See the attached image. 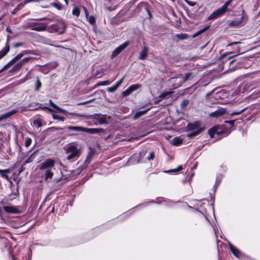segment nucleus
<instances>
[{"instance_id":"obj_1","label":"nucleus","mask_w":260,"mask_h":260,"mask_svg":"<svg viewBox=\"0 0 260 260\" xmlns=\"http://www.w3.org/2000/svg\"><path fill=\"white\" fill-rule=\"evenodd\" d=\"M65 128L74 132H84L91 134H100L105 132V130L102 128H86L77 126H67Z\"/></svg>"},{"instance_id":"obj_2","label":"nucleus","mask_w":260,"mask_h":260,"mask_svg":"<svg viewBox=\"0 0 260 260\" xmlns=\"http://www.w3.org/2000/svg\"><path fill=\"white\" fill-rule=\"evenodd\" d=\"M26 28H31L32 30L37 31H45L47 27V24L45 23L32 22L26 24Z\"/></svg>"},{"instance_id":"obj_3","label":"nucleus","mask_w":260,"mask_h":260,"mask_svg":"<svg viewBox=\"0 0 260 260\" xmlns=\"http://www.w3.org/2000/svg\"><path fill=\"white\" fill-rule=\"evenodd\" d=\"M67 153H70L67 156L68 160H71L75 157H79L80 155V151L75 146H69L66 151Z\"/></svg>"},{"instance_id":"obj_4","label":"nucleus","mask_w":260,"mask_h":260,"mask_svg":"<svg viewBox=\"0 0 260 260\" xmlns=\"http://www.w3.org/2000/svg\"><path fill=\"white\" fill-rule=\"evenodd\" d=\"M55 160L52 159H48L45 162L41 163L39 167L40 170H52L54 168Z\"/></svg>"},{"instance_id":"obj_5","label":"nucleus","mask_w":260,"mask_h":260,"mask_svg":"<svg viewBox=\"0 0 260 260\" xmlns=\"http://www.w3.org/2000/svg\"><path fill=\"white\" fill-rule=\"evenodd\" d=\"M244 11H243L242 16L240 17V19H235V20H232L230 22V25L237 27L243 25L247 19V16L244 14Z\"/></svg>"},{"instance_id":"obj_6","label":"nucleus","mask_w":260,"mask_h":260,"mask_svg":"<svg viewBox=\"0 0 260 260\" xmlns=\"http://www.w3.org/2000/svg\"><path fill=\"white\" fill-rule=\"evenodd\" d=\"M227 11L222 7L217 9L213 12L208 17V20L215 19L221 16H222Z\"/></svg>"},{"instance_id":"obj_7","label":"nucleus","mask_w":260,"mask_h":260,"mask_svg":"<svg viewBox=\"0 0 260 260\" xmlns=\"http://www.w3.org/2000/svg\"><path fill=\"white\" fill-rule=\"evenodd\" d=\"M230 54L231 53H229L228 54H224L221 55V57L222 58V62L227 63L231 68L230 69H233L235 67V66H232V64L235 62V59H232V56H228V55Z\"/></svg>"},{"instance_id":"obj_8","label":"nucleus","mask_w":260,"mask_h":260,"mask_svg":"<svg viewBox=\"0 0 260 260\" xmlns=\"http://www.w3.org/2000/svg\"><path fill=\"white\" fill-rule=\"evenodd\" d=\"M129 42L128 41L125 42L124 43L121 44L118 47H117L112 52L111 58H114L117 55H118L122 51L126 48L129 45Z\"/></svg>"},{"instance_id":"obj_9","label":"nucleus","mask_w":260,"mask_h":260,"mask_svg":"<svg viewBox=\"0 0 260 260\" xmlns=\"http://www.w3.org/2000/svg\"><path fill=\"white\" fill-rule=\"evenodd\" d=\"M146 154V150H142L139 154H134L131 157L130 160L133 162L138 163L140 161V159L142 158Z\"/></svg>"},{"instance_id":"obj_10","label":"nucleus","mask_w":260,"mask_h":260,"mask_svg":"<svg viewBox=\"0 0 260 260\" xmlns=\"http://www.w3.org/2000/svg\"><path fill=\"white\" fill-rule=\"evenodd\" d=\"M34 58L32 57H28L23 58L20 62H17L13 67V70H16L17 71L20 70L23 66L27 63L31 59Z\"/></svg>"},{"instance_id":"obj_11","label":"nucleus","mask_w":260,"mask_h":260,"mask_svg":"<svg viewBox=\"0 0 260 260\" xmlns=\"http://www.w3.org/2000/svg\"><path fill=\"white\" fill-rule=\"evenodd\" d=\"M43 176L44 177V181L45 182H49L53 177L54 173L52 170H43Z\"/></svg>"},{"instance_id":"obj_12","label":"nucleus","mask_w":260,"mask_h":260,"mask_svg":"<svg viewBox=\"0 0 260 260\" xmlns=\"http://www.w3.org/2000/svg\"><path fill=\"white\" fill-rule=\"evenodd\" d=\"M188 131H197L201 127V123L199 121H196L193 123H189L187 125Z\"/></svg>"},{"instance_id":"obj_13","label":"nucleus","mask_w":260,"mask_h":260,"mask_svg":"<svg viewBox=\"0 0 260 260\" xmlns=\"http://www.w3.org/2000/svg\"><path fill=\"white\" fill-rule=\"evenodd\" d=\"M3 209L5 211L10 213L17 214L21 212L16 207L5 206L3 207Z\"/></svg>"},{"instance_id":"obj_14","label":"nucleus","mask_w":260,"mask_h":260,"mask_svg":"<svg viewBox=\"0 0 260 260\" xmlns=\"http://www.w3.org/2000/svg\"><path fill=\"white\" fill-rule=\"evenodd\" d=\"M26 110V107L21 106V107H18L16 109H14L11 111H10L8 112L7 113H8L9 116L10 117L11 116H12L17 113H22L23 111H25Z\"/></svg>"},{"instance_id":"obj_15","label":"nucleus","mask_w":260,"mask_h":260,"mask_svg":"<svg viewBox=\"0 0 260 260\" xmlns=\"http://www.w3.org/2000/svg\"><path fill=\"white\" fill-rule=\"evenodd\" d=\"M124 78V77H123L120 80L117 81L115 85L111 87H108L107 88V91L110 92H114L118 88V87L122 84Z\"/></svg>"},{"instance_id":"obj_16","label":"nucleus","mask_w":260,"mask_h":260,"mask_svg":"<svg viewBox=\"0 0 260 260\" xmlns=\"http://www.w3.org/2000/svg\"><path fill=\"white\" fill-rule=\"evenodd\" d=\"M225 113H226V110L224 108H220L213 112L211 113L210 115L211 117H217L223 115Z\"/></svg>"},{"instance_id":"obj_17","label":"nucleus","mask_w":260,"mask_h":260,"mask_svg":"<svg viewBox=\"0 0 260 260\" xmlns=\"http://www.w3.org/2000/svg\"><path fill=\"white\" fill-rule=\"evenodd\" d=\"M148 48L147 46H145L140 53L139 58L141 60H144L146 58L148 55Z\"/></svg>"},{"instance_id":"obj_18","label":"nucleus","mask_w":260,"mask_h":260,"mask_svg":"<svg viewBox=\"0 0 260 260\" xmlns=\"http://www.w3.org/2000/svg\"><path fill=\"white\" fill-rule=\"evenodd\" d=\"M93 154L94 152L92 150H90L88 152L84 164V168H86L88 166V165L90 163Z\"/></svg>"},{"instance_id":"obj_19","label":"nucleus","mask_w":260,"mask_h":260,"mask_svg":"<svg viewBox=\"0 0 260 260\" xmlns=\"http://www.w3.org/2000/svg\"><path fill=\"white\" fill-rule=\"evenodd\" d=\"M230 248L232 252L233 253V254L237 257L240 258L241 256V252L240 251L237 249L236 247H235L232 244L230 245Z\"/></svg>"},{"instance_id":"obj_20","label":"nucleus","mask_w":260,"mask_h":260,"mask_svg":"<svg viewBox=\"0 0 260 260\" xmlns=\"http://www.w3.org/2000/svg\"><path fill=\"white\" fill-rule=\"evenodd\" d=\"M49 104L52 107H53V108H54L55 109L56 112H61V113H63L66 112V111L65 110L58 107L57 105L55 104L51 100L49 101Z\"/></svg>"},{"instance_id":"obj_21","label":"nucleus","mask_w":260,"mask_h":260,"mask_svg":"<svg viewBox=\"0 0 260 260\" xmlns=\"http://www.w3.org/2000/svg\"><path fill=\"white\" fill-rule=\"evenodd\" d=\"M205 128H199L197 131L191 132L188 134H187V136L189 138H191L194 137H196L201 134L202 132L204 131Z\"/></svg>"},{"instance_id":"obj_22","label":"nucleus","mask_w":260,"mask_h":260,"mask_svg":"<svg viewBox=\"0 0 260 260\" xmlns=\"http://www.w3.org/2000/svg\"><path fill=\"white\" fill-rule=\"evenodd\" d=\"M149 110V109H147L145 110L140 111L136 112L133 117V119L134 120L137 119L138 118H139L141 116L145 114Z\"/></svg>"},{"instance_id":"obj_23","label":"nucleus","mask_w":260,"mask_h":260,"mask_svg":"<svg viewBox=\"0 0 260 260\" xmlns=\"http://www.w3.org/2000/svg\"><path fill=\"white\" fill-rule=\"evenodd\" d=\"M182 141L180 137H175L172 139L171 143L173 145L178 146L182 144Z\"/></svg>"},{"instance_id":"obj_24","label":"nucleus","mask_w":260,"mask_h":260,"mask_svg":"<svg viewBox=\"0 0 260 260\" xmlns=\"http://www.w3.org/2000/svg\"><path fill=\"white\" fill-rule=\"evenodd\" d=\"M217 130L218 128L216 126H214L209 130L208 134L211 138H213L216 134L219 133V132H218Z\"/></svg>"},{"instance_id":"obj_25","label":"nucleus","mask_w":260,"mask_h":260,"mask_svg":"<svg viewBox=\"0 0 260 260\" xmlns=\"http://www.w3.org/2000/svg\"><path fill=\"white\" fill-rule=\"evenodd\" d=\"M10 50V46L7 45L5 48L0 51V59L5 56Z\"/></svg>"},{"instance_id":"obj_26","label":"nucleus","mask_w":260,"mask_h":260,"mask_svg":"<svg viewBox=\"0 0 260 260\" xmlns=\"http://www.w3.org/2000/svg\"><path fill=\"white\" fill-rule=\"evenodd\" d=\"M36 153H37V151H35L34 152V153H32L26 159V160L25 161V162H24V165H25L26 164H28V163H30L31 162H32L35 157H36Z\"/></svg>"},{"instance_id":"obj_27","label":"nucleus","mask_w":260,"mask_h":260,"mask_svg":"<svg viewBox=\"0 0 260 260\" xmlns=\"http://www.w3.org/2000/svg\"><path fill=\"white\" fill-rule=\"evenodd\" d=\"M115 79V78H114L112 80H108L103 81L99 82L98 83V85L100 86L108 85H109L111 83H112Z\"/></svg>"},{"instance_id":"obj_28","label":"nucleus","mask_w":260,"mask_h":260,"mask_svg":"<svg viewBox=\"0 0 260 260\" xmlns=\"http://www.w3.org/2000/svg\"><path fill=\"white\" fill-rule=\"evenodd\" d=\"M24 6H25V5L24 4V3L23 2L19 4L16 6V7L14 9L13 13L14 14L18 11L21 10V9H22L24 7Z\"/></svg>"},{"instance_id":"obj_29","label":"nucleus","mask_w":260,"mask_h":260,"mask_svg":"<svg viewBox=\"0 0 260 260\" xmlns=\"http://www.w3.org/2000/svg\"><path fill=\"white\" fill-rule=\"evenodd\" d=\"M209 27V26H206L204 28H203V29L200 30L199 31H197L195 34L193 35V37H197L198 36H199V35L202 34L203 32H204V31H205L206 30H207L208 29V28Z\"/></svg>"},{"instance_id":"obj_30","label":"nucleus","mask_w":260,"mask_h":260,"mask_svg":"<svg viewBox=\"0 0 260 260\" xmlns=\"http://www.w3.org/2000/svg\"><path fill=\"white\" fill-rule=\"evenodd\" d=\"M233 0H228L222 6L227 12L230 11V9L228 8V6L231 4Z\"/></svg>"},{"instance_id":"obj_31","label":"nucleus","mask_w":260,"mask_h":260,"mask_svg":"<svg viewBox=\"0 0 260 260\" xmlns=\"http://www.w3.org/2000/svg\"><path fill=\"white\" fill-rule=\"evenodd\" d=\"M52 116L53 119H58L62 121H63L65 119L63 116H59L55 114H52Z\"/></svg>"},{"instance_id":"obj_32","label":"nucleus","mask_w":260,"mask_h":260,"mask_svg":"<svg viewBox=\"0 0 260 260\" xmlns=\"http://www.w3.org/2000/svg\"><path fill=\"white\" fill-rule=\"evenodd\" d=\"M72 14L73 15H75L77 17H78L80 15V10L77 7H75L74 8V9H73L72 10Z\"/></svg>"},{"instance_id":"obj_33","label":"nucleus","mask_w":260,"mask_h":260,"mask_svg":"<svg viewBox=\"0 0 260 260\" xmlns=\"http://www.w3.org/2000/svg\"><path fill=\"white\" fill-rule=\"evenodd\" d=\"M141 86V85L140 84H133L131 86H129V88H131V91L132 92H133L134 91L138 89L139 88H140V87Z\"/></svg>"},{"instance_id":"obj_34","label":"nucleus","mask_w":260,"mask_h":260,"mask_svg":"<svg viewBox=\"0 0 260 260\" xmlns=\"http://www.w3.org/2000/svg\"><path fill=\"white\" fill-rule=\"evenodd\" d=\"M62 129H63V128H61L60 127L53 126V127L48 128L46 129V131L51 132H53L54 131L61 130Z\"/></svg>"},{"instance_id":"obj_35","label":"nucleus","mask_w":260,"mask_h":260,"mask_svg":"<svg viewBox=\"0 0 260 260\" xmlns=\"http://www.w3.org/2000/svg\"><path fill=\"white\" fill-rule=\"evenodd\" d=\"M98 121L101 124L107 123L106 119L104 117L98 118Z\"/></svg>"},{"instance_id":"obj_36","label":"nucleus","mask_w":260,"mask_h":260,"mask_svg":"<svg viewBox=\"0 0 260 260\" xmlns=\"http://www.w3.org/2000/svg\"><path fill=\"white\" fill-rule=\"evenodd\" d=\"M51 5L59 10L62 9V5L60 4L53 2L51 3Z\"/></svg>"},{"instance_id":"obj_37","label":"nucleus","mask_w":260,"mask_h":260,"mask_svg":"<svg viewBox=\"0 0 260 260\" xmlns=\"http://www.w3.org/2000/svg\"><path fill=\"white\" fill-rule=\"evenodd\" d=\"M13 65V63L10 61L9 62H8L4 67L0 70V73L3 72L5 70L9 68L10 66Z\"/></svg>"},{"instance_id":"obj_38","label":"nucleus","mask_w":260,"mask_h":260,"mask_svg":"<svg viewBox=\"0 0 260 260\" xmlns=\"http://www.w3.org/2000/svg\"><path fill=\"white\" fill-rule=\"evenodd\" d=\"M182 169V167L181 166H180L177 168V169L170 170L166 171V172H167V173L178 172L180 171Z\"/></svg>"},{"instance_id":"obj_39","label":"nucleus","mask_w":260,"mask_h":260,"mask_svg":"<svg viewBox=\"0 0 260 260\" xmlns=\"http://www.w3.org/2000/svg\"><path fill=\"white\" fill-rule=\"evenodd\" d=\"M132 92V91H131V89L129 87L127 89H126L125 91H124L122 92V95L124 96H127L129 94H130Z\"/></svg>"},{"instance_id":"obj_40","label":"nucleus","mask_w":260,"mask_h":260,"mask_svg":"<svg viewBox=\"0 0 260 260\" xmlns=\"http://www.w3.org/2000/svg\"><path fill=\"white\" fill-rule=\"evenodd\" d=\"M176 37L180 39L184 40L187 38V35L185 34H177Z\"/></svg>"},{"instance_id":"obj_41","label":"nucleus","mask_w":260,"mask_h":260,"mask_svg":"<svg viewBox=\"0 0 260 260\" xmlns=\"http://www.w3.org/2000/svg\"><path fill=\"white\" fill-rule=\"evenodd\" d=\"M9 172L10 170L9 169L0 170V174L3 178L4 177V176H5L6 173H8Z\"/></svg>"},{"instance_id":"obj_42","label":"nucleus","mask_w":260,"mask_h":260,"mask_svg":"<svg viewBox=\"0 0 260 260\" xmlns=\"http://www.w3.org/2000/svg\"><path fill=\"white\" fill-rule=\"evenodd\" d=\"M31 143V139L30 138H26L25 140V145L26 147H28Z\"/></svg>"},{"instance_id":"obj_43","label":"nucleus","mask_w":260,"mask_h":260,"mask_svg":"<svg viewBox=\"0 0 260 260\" xmlns=\"http://www.w3.org/2000/svg\"><path fill=\"white\" fill-rule=\"evenodd\" d=\"M192 73L189 72L185 74V77L184 78V82H185L189 80L190 78L191 77Z\"/></svg>"},{"instance_id":"obj_44","label":"nucleus","mask_w":260,"mask_h":260,"mask_svg":"<svg viewBox=\"0 0 260 260\" xmlns=\"http://www.w3.org/2000/svg\"><path fill=\"white\" fill-rule=\"evenodd\" d=\"M4 140L0 138V153L2 152L4 149Z\"/></svg>"},{"instance_id":"obj_45","label":"nucleus","mask_w":260,"mask_h":260,"mask_svg":"<svg viewBox=\"0 0 260 260\" xmlns=\"http://www.w3.org/2000/svg\"><path fill=\"white\" fill-rule=\"evenodd\" d=\"M42 119L39 118L35 120V123L36 124L38 127H41L42 126Z\"/></svg>"},{"instance_id":"obj_46","label":"nucleus","mask_w":260,"mask_h":260,"mask_svg":"<svg viewBox=\"0 0 260 260\" xmlns=\"http://www.w3.org/2000/svg\"><path fill=\"white\" fill-rule=\"evenodd\" d=\"M9 117V116L8 114V113L7 112L5 113L4 114H2V115L0 116V121H2L3 120L7 119Z\"/></svg>"},{"instance_id":"obj_47","label":"nucleus","mask_w":260,"mask_h":260,"mask_svg":"<svg viewBox=\"0 0 260 260\" xmlns=\"http://www.w3.org/2000/svg\"><path fill=\"white\" fill-rule=\"evenodd\" d=\"M246 108H244L241 110H239V111H235V112H232L231 115H239V114H240L241 113H242V112H243L245 110H246Z\"/></svg>"},{"instance_id":"obj_48","label":"nucleus","mask_w":260,"mask_h":260,"mask_svg":"<svg viewBox=\"0 0 260 260\" xmlns=\"http://www.w3.org/2000/svg\"><path fill=\"white\" fill-rule=\"evenodd\" d=\"M189 104V101L187 100H183L181 104V107L182 108H184Z\"/></svg>"},{"instance_id":"obj_49","label":"nucleus","mask_w":260,"mask_h":260,"mask_svg":"<svg viewBox=\"0 0 260 260\" xmlns=\"http://www.w3.org/2000/svg\"><path fill=\"white\" fill-rule=\"evenodd\" d=\"M95 18L93 16H90L89 17L88 21L91 24H93L95 22Z\"/></svg>"},{"instance_id":"obj_50","label":"nucleus","mask_w":260,"mask_h":260,"mask_svg":"<svg viewBox=\"0 0 260 260\" xmlns=\"http://www.w3.org/2000/svg\"><path fill=\"white\" fill-rule=\"evenodd\" d=\"M22 52H23V53L24 54V55L28 54H36L34 52V51L29 50H24Z\"/></svg>"},{"instance_id":"obj_51","label":"nucleus","mask_w":260,"mask_h":260,"mask_svg":"<svg viewBox=\"0 0 260 260\" xmlns=\"http://www.w3.org/2000/svg\"><path fill=\"white\" fill-rule=\"evenodd\" d=\"M36 89L38 90L41 87V83L39 79H38L37 81H36Z\"/></svg>"},{"instance_id":"obj_52","label":"nucleus","mask_w":260,"mask_h":260,"mask_svg":"<svg viewBox=\"0 0 260 260\" xmlns=\"http://www.w3.org/2000/svg\"><path fill=\"white\" fill-rule=\"evenodd\" d=\"M154 158V153L153 152H151L149 154V156L147 157V159L148 160H153Z\"/></svg>"},{"instance_id":"obj_53","label":"nucleus","mask_w":260,"mask_h":260,"mask_svg":"<svg viewBox=\"0 0 260 260\" xmlns=\"http://www.w3.org/2000/svg\"><path fill=\"white\" fill-rule=\"evenodd\" d=\"M39 109H42V110L47 109L49 112H53V111H54L52 109H51V108H50L49 107H46V106L40 107H39Z\"/></svg>"},{"instance_id":"obj_54","label":"nucleus","mask_w":260,"mask_h":260,"mask_svg":"<svg viewBox=\"0 0 260 260\" xmlns=\"http://www.w3.org/2000/svg\"><path fill=\"white\" fill-rule=\"evenodd\" d=\"M38 1V0H24L23 3L25 5L26 4H27L28 3L34 2H37Z\"/></svg>"},{"instance_id":"obj_55","label":"nucleus","mask_w":260,"mask_h":260,"mask_svg":"<svg viewBox=\"0 0 260 260\" xmlns=\"http://www.w3.org/2000/svg\"><path fill=\"white\" fill-rule=\"evenodd\" d=\"M24 55L23 53V52H21L20 53L17 54L16 57L17 58L18 60L20 59Z\"/></svg>"},{"instance_id":"obj_56","label":"nucleus","mask_w":260,"mask_h":260,"mask_svg":"<svg viewBox=\"0 0 260 260\" xmlns=\"http://www.w3.org/2000/svg\"><path fill=\"white\" fill-rule=\"evenodd\" d=\"M17 60H18L15 56L11 60H10V61L13 63V64H14Z\"/></svg>"},{"instance_id":"obj_57","label":"nucleus","mask_w":260,"mask_h":260,"mask_svg":"<svg viewBox=\"0 0 260 260\" xmlns=\"http://www.w3.org/2000/svg\"><path fill=\"white\" fill-rule=\"evenodd\" d=\"M23 45L22 43H18L15 44H14V47L15 48L21 46Z\"/></svg>"},{"instance_id":"obj_58","label":"nucleus","mask_w":260,"mask_h":260,"mask_svg":"<svg viewBox=\"0 0 260 260\" xmlns=\"http://www.w3.org/2000/svg\"><path fill=\"white\" fill-rule=\"evenodd\" d=\"M225 122L230 123L231 125H233L234 124V122H235V120H232L226 121Z\"/></svg>"},{"instance_id":"obj_59","label":"nucleus","mask_w":260,"mask_h":260,"mask_svg":"<svg viewBox=\"0 0 260 260\" xmlns=\"http://www.w3.org/2000/svg\"><path fill=\"white\" fill-rule=\"evenodd\" d=\"M187 3L190 6H193L194 5V3L193 2H190V1H187Z\"/></svg>"},{"instance_id":"obj_60","label":"nucleus","mask_w":260,"mask_h":260,"mask_svg":"<svg viewBox=\"0 0 260 260\" xmlns=\"http://www.w3.org/2000/svg\"><path fill=\"white\" fill-rule=\"evenodd\" d=\"M146 11L147 12V13L149 15V17L151 18L152 17V15L150 13V11H149V10L148 9V8H146Z\"/></svg>"},{"instance_id":"obj_61","label":"nucleus","mask_w":260,"mask_h":260,"mask_svg":"<svg viewBox=\"0 0 260 260\" xmlns=\"http://www.w3.org/2000/svg\"><path fill=\"white\" fill-rule=\"evenodd\" d=\"M10 36L9 35L7 36V42L6 46L7 45H9L8 44L9 41H10Z\"/></svg>"},{"instance_id":"obj_62","label":"nucleus","mask_w":260,"mask_h":260,"mask_svg":"<svg viewBox=\"0 0 260 260\" xmlns=\"http://www.w3.org/2000/svg\"><path fill=\"white\" fill-rule=\"evenodd\" d=\"M4 178H5L6 179H7V180H9V176L7 175H5V176H4Z\"/></svg>"},{"instance_id":"obj_63","label":"nucleus","mask_w":260,"mask_h":260,"mask_svg":"<svg viewBox=\"0 0 260 260\" xmlns=\"http://www.w3.org/2000/svg\"><path fill=\"white\" fill-rule=\"evenodd\" d=\"M6 30H7V31H8V32H9L10 33L12 32L11 30L8 27H7L6 28Z\"/></svg>"},{"instance_id":"obj_64","label":"nucleus","mask_w":260,"mask_h":260,"mask_svg":"<svg viewBox=\"0 0 260 260\" xmlns=\"http://www.w3.org/2000/svg\"><path fill=\"white\" fill-rule=\"evenodd\" d=\"M16 71H16V70H13V68H12V69L9 71V72H10V73H12V72H16Z\"/></svg>"}]
</instances>
